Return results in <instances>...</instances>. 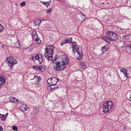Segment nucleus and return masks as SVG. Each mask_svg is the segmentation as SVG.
Wrapping results in <instances>:
<instances>
[{
    "label": "nucleus",
    "instance_id": "nucleus-1",
    "mask_svg": "<svg viewBox=\"0 0 131 131\" xmlns=\"http://www.w3.org/2000/svg\"><path fill=\"white\" fill-rule=\"evenodd\" d=\"M56 59L53 61L54 63H55L56 64L54 68L56 70L58 71L62 70L65 69L69 61V59L67 56L63 58L61 62L56 61Z\"/></svg>",
    "mask_w": 131,
    "mask_h": 131
},
{
    "label": "nucleus",
    "instance_id": "nucleus-2",
    "mask_svg": "<svg viewBox=\"0 0 131 131\" xmlns=\"http://www.w3.org/2000/svg\"><path fill=\"white\" fill-rule=\"evenodd\" d=\"M107 35L108 37L103 36L102 39L108 43H110L112 41H115L118 39L117 35L115 33L111 31H108L107 32Z\"/></svg>",
    "mask_w": 131,
    "mask_h": 131
},
{
    "label": "nucleus",
    "instance_id": "nucleus-3",
    "mask_svg": "<svg viewBox=\"0 0 131 131\" xmlns=\"http://www.w3.org/2000/svg\"><path fill=\"white\" fill-rule=\"evenodd\" d=\"M72 51L74 53L77 52L78 53V59L80 60L82 59L83 56L82 52V48L78 47L76 42H73L72 44Z\"/></svg>",
    "mask_w": 131,
    "mask_h": 131
},
{
    "label": "nucleus",
    "instance_id": "nucleus-4",
    "mask_svg": "<svg viewBox=\"0 0 131 131\" xmlns=\"http://www.w3.org/2000/svg\"><path fill=\"white\" fill-rule=\"evenodd\" d=\"M54 47L52 46L49 45L46 46L45 48L46 51L44 54L46 58L48 60H52L53 51Z\"/></svg>",
    "mask_w": 131,
    "mask_h": 131
},
{
    "label": "nucleus",
    "instance_id": "nucleus-5",
    "mask_svg": "<svg viewBox=\"0 0 131 131\" xmlns=\"http://www.w3.org/2000/svg\"><path fill=\"white\" fill-rule=\"evenodd\" d=\"M114 105V104L112 102L110 101H106L103 104V112L105 113L109 112L110 110L113 109Z\"/></svg>",
    "mask_w": 131,
    "mask_h": 131
},
{
    "label": "nucleus",
    "instance_id": "nucleus-6",
    "mask_svg": "<svg viewBox=\"0 0 131 131\" xmlns=\"http://www.w3.org/2000/svg\"><path fill=\"white\" fill-rule=\"evenodd\" d=\"M6 59L8 62V65L10 67L11 69L12 68L13 65L17 62V60H14L13 57L12 56L7 58Z\"/></svg>",
    "mask_w": 131,
    "mask_h": 131
},
{
    "label": "nucleus",
    "instance_id": "nucleus-7",
    "mask_svg": "<svg viewBox=\"0 0 131 131\" xmlns=\"http://www.w3.org/2000/svg\"><path fill=\"white\" fill-rule=\"evenodd\" d=\"M31 35L33 40L39 43H41V41L38 38V35L36 31H34L32 32Z\"/></svg>",
    "mask_w": 131,
    "mask_h": 131
},
{
    "label": "nucleus",
    "instance_id": "nucleus-8",
    "mask_svg": "<svg viewBox=\"0 0 131 131\" xmlns=\"http://www.w3.org/2000/svg\"><path fill=\"white\" fill-rule=\"evenodd\" d=\"M41 78L35 75L33 79V82L34 84L37 85L39 84L40 82Z\"/></svg>",
    "mask_w": 131,
    "mask_h": 131
},
{
    "label": "nucleus",
    "instance_id": "nucleus-9",
    "mask_svg": "<svg viewBox=\"0 0 131 131\" xmlns=\"http://www.w3.org/2000/svg\"><path fill=\"white\" fill-rule=\"evenodd\" d=\"M58 85H51L50 86H48V89L49 90L51 91L52 90H54L56 89H58Z\"/></svg>",
    "mask_w": 131,
    "mask_h": 131
},
{
    "label": "nucleus",
    "instance_id": "nucleus-10",
    "mask_svg": "<svg viewBox=\"0 0 131 131\" xmlns=\"http://www.w3.org/2000/svg\"><path fill=\"white\" fill-rule=\"evenodd\" d=\"M40 57L38 55H37L35 57V58L36 60H38L40 63H41L43 61V56L40 55Z\"/></svg>",
    "mask_w": 131,
    "mask_h": 131
},
{
    "label": "nucleus",
    "instance_id": "nucleus-11",
    "mask_svg": "<svg viewBox=\"0 0 131 131\" xmlns=\"http://www.w3.org/2000/svg\"><path fill=\"white\" fill-rule=\"evenodd\" d=\"M51 85H56L57 83L59 81L56 78L53 77L51 78Z\"/></svg>",
    "mask_w": 131,
    "mask_h": 131
},
{
    "label": "nucleus",
    "instance_id": "nucleus-12",
    "mask_svg": "<svg viewBox=\"0 0 131 131\" xmlns=\"http://www.w3.org/2000/svg\"><path fill=\"white\" fill-rule=\"evenodd\" d=\"M20 108L22 111H25L27 109L28 107L25 105H21L20 106Z\"/></svg>",
    "mask_w": 131,
    "mask_h": 131
},
{
    "label": "nucleus",
    "instance_id": "nucleus-13",
    "mask_svg": "<svg viewBox=\"0 0 131 131\" xmlns=\"http://www.w3.org/2000/svg\"><path fill=\"white\" fill-rule=\"evenodd\" d=\"M102 49L103 53H104L106 51H107L108 49V45H106L105 46L102 47Z\"/></svg>",
    "mask_w": 131,
    "mask_h": 131
},
{
    "label": "nucleus",
    "instance_id": "nucleus-14",
    "mask_svg": "<svg viewBox=\"0 0 131 131\" xmlns=\"http://www.w3.org/2000/svg\"><path fill=\"white\" fill-rule=\"evenodd\" d=\"M81 66V68L85 69L87 67V65L85 64L84 62H81L79 64Z\"/></svg>",
    "mask_w": 131,
    "mask_h": 131
},
{
    "label": "nucleus",
    "instance_id": "nucleus-15",
    "mask_svg": "<svg viewBox=\"0 0 131 131\" xmlns=\"http://www.w3.org/2000/svg\"><path fill=\"white\" fill-rule=\"evenodd\" d=\"M15 45L16 47L17 48H19L21 47L19 40L18 39H17V43L15 44Z\"/></svg>",
    "mask_w": 131,
    "mask_h": 131
},
{
    "label": "nucleus",
    "instance_id": "nucleus-16",
    "mask_svg": "<svg viewBox=\"0 0 131 131\" xmlns=\"http://www.w3.org/2000/svg\"><path fill=\"white\" fill-rule=\"evenodd\" d=\"M41 22V21L40 20L38 19L35 22V26L38 25H39L40 23Z\"/></svg>",
    "mask_w": 131,
    "mask_h": 131
},
{
    "label": "nucleus",
    "instance_id": "nucleus-17",
    "mask_svg": "<svg viewBox=\"0 0 131 131\" xmlns=\"http://www.w3.org/2000/svg\"><path fill=\"white\" fill-rule=\"evenodd\" d=\"M41 2H42L43 4L45 5L46 6H47V7L48 8V6H49V3L48 2H43L41 1Z\"/></svg>",
    "mask_w": 131,
    "mask_h": 131
},
{
    "label": "nucleus",
    "instance_id": "nucleus-18",
    "mask_svg": "<svg viewBox=\"0 0 131 131\" xmlns=\"http://www.w3.org/2000/svg\"><path fill=\"white\" fill-rule=\"evenodd\" d=\"M67 41L65 40H62L61 42L60 43V45L61 46H62L63 45L66 44L67 43Z\"/></svg>",
    "mask_w": 131,
    "mask_h": 131
},
{
    "label": "nucleus",
    "instance_id": "nucleus-19",
    "mask_svg": "<svg viewBox=\"0 0 131 131\" xmlns=\"http://www.w3.org/2000/svg\"><path fill=\"white\" fill-rule=\"evenodd\" d=\"M121 71L123 72L125 74H126L127 73V71L126 69H124V68H122L121 69Z\"/></svg>",
    "mask_w": 131,
    "mask_h": 131
},
{
    "label": "nucleus",
    "instance_id": "nucleus-20",
    "mask_svg": "<svg viewBox=\"0 0 131 131\" xmlns=\"http://www.w3.org/2000/svg\"><path fill=\"white\" fill-rule=\"evenodd\" d=\"M51 78L47 80V82L49 84L48 86H50V85H51Z\"/></svg>",
    "mask_w": 131,
    "mask_h": 131
},
{
    "label": "nucleus",
    "instance_id": "nucleus-21",
    "mask_svg": "<svg viewBox=\"0 0 131 131\" xmlns=\"http://www.w3.org/2000/svg\"><path fill=\"white\" fill-rule=\"evenodd\" d=\"M72 38L71 37L69 38V39L66 40L67 41L66 42L67 43H70L72 41Z\"/></svg>",
    "mask_w": 131,
    "mask_h": 131
},
{
    "label": "nucleus",
    "instance_id": "nucleus-22",
    "mask_svg": "<svg viewBox=\"0 0 131 131\" xmlns=\"http://www.w3.org/2000/svg\"><path fill=\"white\" fill-rule=\"evenodd\" d=\"M0 118L2 120L4 121L5 120V118L4 115H1L0 114Z\"/></svg>",
    "mask_w": 131,
    "mask_h": 131
},
{
    "label": "nucleus",
    "instance_id": "nucleus-23",
    "mask_svg": "<svg viewBox=\"0 0 131 131\" xmlns=\"http://www.w3.org/2000/svg\"><path fill=\"white\" fill-rule=\"evenodd\" d=\"M0 81L4 84L5 82V80H4L2 77H0Z\"/></svg>",
    "mask_w": 131,
    "mask_h": 131
},
{
    "label": "nucleus",
    "instance_id": "nucleus-24",
    "mask_svg": "<svg viewBox=\"0 0 131 131\" xmlns=\"http://www.w3.org/2000/svg\"><path fill=\"white\" fill-rule=\"evenodd\" d=\"M52 10V8H51L48 9L47 11V13L48 14L50 13Z\"/></svg>",
    "mask_w": 131,
    "mask_h": 131
},
{
    "label": "nucleus",
    "instance_id": "nucleus-25",
    "mask_svg": "<svg viewBox=\"0 0 131 131\" xmlns=\"http://www.w3.org/2000/svg\"><path fill=\"white\" fill-rule=\"evenodd\" d=\"M12 128L14 130L17 131L18 130L17 127L16 126H12Z\"/></svg>",
    "mask_w": 131,
    "mask_h": 131
},
{
    "label": "nucleus",
    "instance_id": "nucleus-26",
    "mask_svg": "<svg viewBox=\"0 0 131 131\" xmlns=\"http://www.w3.org/2000/svg\"><path fill=\"white\" fill-rule=\"evenodd\" d=\"M3 27L0 24V32L2 31L3 29Z\"/></svg>",
    "mask_w": 131,
    "mask_h": 131
},
{
    "label": "nucleus",
    "instance_id": "nucleus-27",
    "mask_svg": "<svg viewBox=\"0 0 131 131\" xmlns=\"http://www.w3.org/2000/svg\"><path fill=\"white\" fill-rule=\"evenodd\" d=\"M25 5V2H24L20 3V5L21 6H24Z\"/></svg>",
    "mask_w": 131,
    "mask_h": 131
},
{
    "label": "nucleus",
    "instance_id": "nucleus-28",
    "mask_svg": "<svg viewBox=\"0 0 131 131\" xmlns=\"http://www.w3.org/2000/svg\"><path fill=\"white\" fill-rule=\"evenodd\" d=\"M9 100L11 102H13L14 97H10L9 98Z\"/></svg>",
    "mask_w": 131,
    "mask_h": 131
},
{
    "label": "nucleus",
    "instance_id": "nucleus-29",
    "mask_svg": "<svg viewBox=\"0 0 131 131\" xmlns=\"http://www.w3.org/2000/svg\"><path fill=\"white\" fill-rule=\"evenodd\" d=\"M13 102H18V101L15 97H14Z\"/></svg>",
    "mask_w": 131,
    "mask_h": 131
},
{
    "label": "nucleus",
    "instance_id": "nucleus-30",
    "mask_svg": "<svg viewBox=\"0 0 131 131\" xmlns=\"http://www.w3.org/2000/svg\"><path fill=\"white\" fill-rule=\"evenodd\" d=\"M80 14L81 15H82V16L84 17V18H83V20H84L85 19V16H84V15L82 13H81Z\"/></svg>",
    "mask_w": 131,
    "mask_h": 131
},
{
    "label": "nucleus",
    "instance_id": "nucleus-31",
    "mask_svg": "<svg viewBox=\"0 0 131 131\" xmlns=\"http://www.w3.org/2000/svg\"><path fill=\"white\" fill-rule=\"evenodd\" d=\"M33 68H34L35 69L37 70H38V66H34L33 67Z\"/></svg>",
    "mask_w": 131,
    "mask_h": 131
},
{
    "label": "nucleus",
    "instance_id": "nucleus-32",
    "mask_svg": "<svg viewBox=\"0 0 131 131\" xmlns=\"http://www.w3.org/2000/svg\"><path fill=\"white\" fill-rule=\"evenodd\" d=\"M42 67L41 66H38V70H40L42 68Z\"/></svg>",
    "mask_w": 131,
    "mask_h": 131
},
{
    "label": "nucleus",
    "instance_id": "nucleus-33",
    "mask_svg": "<svg viewBox=\"0 0 131 131\" xmlns=\"http://www.w3.org/2000/svg\"><path fill=\"white\" fill-rule=\"evenodd\" d=\"M125 76L127 78H129L128 77V74L127 73L126 74H125Z\"/></svg>",
    "mask_w": 131,
    "mask_h": 131
},
{
    "label": "nucleus",
    "instance_id": "nucleus-34",
    "mask_svg": "<svg viewBox=\"0 0 131 131\" xmlns=\"http://www.w3.org/2000/svg\"><path fill=\"white\" fill-rule=\"evenodd\" d=\"M2 131H3V128L2 126L0 125V131H2Z\"/></svg>",
    "mask_w": 131,
    "mask_h": 131
},
{
    "label": "nucleus",
    "instance_id": "nucleus-35",
    "mask_svg": "<svg viewBox=\"0 0 131 131\" xmlns=\"http://www.w3.org/2000/svg\"><path fill=\"white\" fill-rule=\"evenodd\" d=\"M129 95H130V97L129 99V100L130 101H131V92H130Z\"/></svg>",
    "mask_w": 131,
    "mask_h": 131
},
{
    "label": "nucleus",
    "instance_id": "nucleus-36",
    "mask_svg": "<svg viewBox=\"0 0 131 131\" xmlns=\"http://www.w3.org/2000/svg\"><path fill=\"white\" fill-rule=\"evenodd\" d=\"M128 47L130 48H131V45H129V46H128Z\"/></svg>",
    "mask_w": 131,
    "mask_h": 131
},
{
    "label": "nucleus",
    "instance_id": "nucleus-37",
    "mask_svg": "<svg viewBox=\"0 0 131 131\" xmlns=\"http://www.w3.org/2000/svg\"><path fill=\"white\" fill-rule=\"evenodd\" d=\"M48 2H49V5H50V4H51V1H50Z\"/></svg>",
    "mask_w": 131,
    "mask_h": 131
},
{
    "label": "nucleus",
    "instance_id": "nucleus-38",
    "mask_svg": "<svg viewBox=\"0 0 131 131\" xmlns=\"http://www.w3.org/2000/svg\"><path fill=\"white\" fill-rule=\"evenodd\" d=\"M8 114V113H7L6 114V116H7Z\"/></svg>",
    "mask_w": 131,
    "mask_h": 131
},
{
    "label": "nucleus",
    "instance_id": "nucleus-39",
    "mask_svg": "<svg viewBox=\"0 0 131 131\" xmlns=\"http://www.w3.org/2000/svg\"><path fill=\"white\" fill-rule=\"evenodd\" d=\"M40 21H41H41L42 20H40Z\"/></svg>",
    "mask_w": 131,
    "mask_h": 131
},
{
    "label": "nucleus",
    "instance_id": "nucleus-40",
    "mask_svg": "<svg viewBox=\"0 0 131 131\" xmlns=\"http://www.w3.org/2000/svg\"><path fill=\"white\" fill-rule=\"evenodd\" d=\"M107 4H108V3H107Z\"/></svg>",
    "mask_w": 131,
    "mask_h": 131
}]
</instances>
